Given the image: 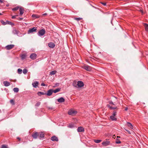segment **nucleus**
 Masks as SVG:
<instances>
[{
    "label": "nucleus",
    "mask_w": 148,
    "mask_h": 148,
    "mask_svg": "<svg viewBox=\"0 0 148 148\" xmlns=\"http://www.w3.org/2000/svg\"><path fill=\"white\" fill-rule=\"evenodd\" d=\"M84 83L81 81H79L77 82V84H76V83H73V86L75 87H76L77 86H78V87H81L84 86Z\"/></svg>",
    "instance_id": "obj_1"
},
{
    "label": "nucleus",
    "mask_w": 148,
    "mask_h": 148,
    "mask_svg": "<svg viewBox=\"0 0 148 148\" xmlns=\"http://www.w3.org/2000/svg\"><path fill=\"white\" fill-rule=\"evenodd\" d=\"M116 115V112L114 111L113 112L112 115L110 116V118L112 121H116L117 119L115 117Z\"/></svg>",
    "instance_id": "obj_2"
},
{
    "label": "nucleus",
    "mask_w": 148,
    "mask_h": 148,
    "mask_svg": "<svg viewBox=\"0 0 148 148\" xmlns=\"http://www.w3.org/2000/svg\"><path fill=\"white\" fill-rule=\"evenodd\" d=\"M45 29H42L38 32V36H43L45 33Z\"/></svg>",
    "instance_id": "obj_3"
},
{
    "label": "nucleus",
    "mask_w": 148,
    "mask_h": 148,
    "mask_svg": "<svg viewBox=\"0 0 148 148\" xmlns=\"http://www.w3.org/2000/svg\"><path fill=\"white\" fill-rule=\"evenodd\" d=\"M68 114L70 115H73L77 113V112L73 110H71L68 111Z\"/></svg>",
    "instance_id": "obj_4"
},
{
    "label": "nucleus",
    "mask_w": 148,
    "mask_h": 148,
    "mask_svg": "<svg viewBox=\"0 0 148 148\" xmlns=\"http://www.w3.org/2000/svg\"><path fill=\"white\" fill-rule=\"evenodd\" d=\"M82 67L83 69L87 71H90L91 70V67L87 65H84Z\"/></svg>",
    "instance_id": "obj_5"
},
{
    "label": "nucleus",
    "mask_w": 148,
    "mask_h": 148,
    "mask_svg": "<svg viewBox=\"0 0 148 148\" xmlns=\"http://www.w3.org/2000/svg\"><path fill=\"white\" fill-rule=\"evenodd\" d=\"M37 29L35 27H34L32 29H29L28 31V33L30 34L34 32H36Z\"/></svg>",
    "instance_id": "obj_6"
},
{
    "label": "nucleus",
    "mask_w": 148,
    "mask_h": 148,
    "mask_svg": "<svg viewBox=\"0 0 148 148\" xmlns=\"http://www.w3.org/2000/svg\"><path fill=\"white\" fill-rule=\"evenodd\" d=\"M78 132H83L84 131V128L82 127H79L77 129Z\"/></svg>",
    "instance_id": "obj_7"
},
{
    "label": "nucleus",
    "mask_w": 148,
    "mask_h": 148,
    "mask_svg": "<svg viewBox=\"0 0 148 148\" xmlns=\"http://www.w3.org/2000/svg\"><path fill=\"white\" fill-rule=\"evenodd\" d=\"M36 54L34 53L31 54L30 56V58L32 60H34L36 58Z\"/></svg>",
    "instance_id": "obj_8"
},
{
    "label": "nucleus",
    "mask_w": 148,
    "mask_h": 148,
    "mask_svg": "<svg viewBox=\"0 0 148 148\" xmlns=\"http://www.w3.org/2000/svg\"><path fill=\"white\" fill-rule=\"evenodd\" d=\"M14 47V45H10L6 46L5 47V48L7 50H10L12 48Z\"/></svg>",
    "instance_id": "obj_9"
},
{
    "label": "nucleus",
    "mask_w": 148,
    "mask_h": 148,
    "mask_svg": "<svg viewBox=\"0 0 148 148\" xmlns=\"http://www.w3.org/2000/svg\"><path fill=\"white\" fill-rule=\"evenodd\" d=\"M53 91V89H50L48 91L47 93H46V95L48 96H50L52 94Z\"/></svg>",
    "instance_id": "obj_10"
},
{
    "label": "nucleus",
    "mask_w": 148,
    "mask_h": 148,
    "mask_svg": "<svg viewBox=\"0 0 148 148\" xmlns=\"http://www.w3.org/2000/svg\"><path fill=\"white\" fill-rule=\"evenodd\" d=\"M110 143V142L108 141H105L103 142L102 143V144L104 146H106L107 145H109Z\"/></svg>",
    "instance_id": "obj_11"
},
{
    "label": "nucleus",
    "mask_w": 148,
    "mask_h": 148,
    "mask_svg": "<svg viewBox=\"0 0 148 148\" xmlns=\"http://www.w3.org/2000/svg\"><path fill=\"white\" fill-rule=\"evenodd\" d=\"M48 45L50 48H53L55 47V45L53 43L51 42L48 43Z\"/></svg>",
    "instance_id": "obj_12"
},
{
    "label": "nucleus",
    "mask_w": 148,
    "mask_h": 148,
    "mask_svg": "<svg viewBox=\"0 0 148 148\" xmlns=\"http://www.w3.org/2000/svg\"><path fill=\"white\" fill-rule=\"evenodd\" d=\"M38 133L37 132H36L32 135V136L34 139L37 138L38 136Z\"/></svg>",
    "instance_id": "obj_13"
},
{
    "label": "nucleus",
    "mask_w": 148,
    "mask_h": 148,
    "mask_svg": "<svg viewBox=\"0 0 148 148\" xmlns=\"http://www.w3.org/2000/svg\"><path fill=\"white\" fill-rule=\"evenodd\" d=\"M38 82L37 81H36L32 83V85L35 88H36L38 86Z\"/></svg>",
    "instance_id": "obj_14"
},
{
    "label": "nucleus",
    "mask_w": 148,
    "mask_h": 148,
    "mask_svg": "<svg viewBox=\"0 0 148 148\" xmlns=\"http://www.w3.org/2000/svg\"><path fill=\"white\" fill-rule=\"evenodd\" d=\"M51 140L53 141H58V140L57 137L56 136H54L51 137Z\"/></svg>",
    "instance_id": "obj_15"
},
{
    "label": "nucleus",
    "mask_w": 148,
    "mask_h": 148,
    "mask_svg": "<svg viewBox=\"0 0 148 148\" xmlns=\"http://www.w3.org/2000/svg\"><path fill=\"white\" fill-rule=\"evenodd\" d=\"M58 101L60 103H62L64 101V99L62 97L60 98L57 99Z\"/></svg>",
    "instance_id": "obj_16"
},
{
    "label": "nucleus",
    "mask_w": 148,
    "mask_h": 148,
    "mask_svg": "<svg viewBox=\"0 0 148 148\" xmlns=\"http://www.w3.org/2000/svg\"><path fill=\"white\" fill-rule=\"evenodd\" d=\"M3 84L4 86H8L10 85V82L7 81H5L3 82Z\"/></svg>",
    "instance_id": "obj_17"
},
{
    "label": "nucleus",
    "mask_w": 148,
    "mask_h": 148,
    "mask_svg": "<svg viewBox=\"0 0 148 148\" xmlns=\"http://www.w3.org/2000/svg\"><path fill=\"white\" fill-rule=\"evenodd\" d=\"M32 17L34 18H40V16L38 15L33 14L32 15Z\"/></svg>",
    "instance_id": "obj_18"
},
{
    "label": "nucleus",
    "mask_w": 148,
    "mask_h": 148,
    "mask_svg": "<svg viewBox=\"0 0 148 148\" xmlns=\"http://www.w3.org/2000/svg\"><path fill=\"white\" fill-rule=\"evenodd\" d=\"M20 15H22L24 13V10L22 8H20L19 9Z\"/></svg>",
    "instance_id": "obj_19"
},
{
    "label": "nucleus",
    "mask_w": 148,
    "mask_h": 148,
    "mask_svg": "<svg viewBox=\"0 0 148 148\" xmlns=\"http://www.w3.org/2000/svg\"><path fill=\"white\" fill-rule=\"evenodd\" d=\"M44 137V134L43 132H41L40 134L39 138L40 139H41L43 138Z\"/></svg>",
    "instance_id": "obj_20"
},
{
    "label": "nucleus",
    "mask_w": 148,
    "mask_h": 148,
    "mask_svg": "<svg viewBox=\"0 0 148 148\" xmlns=\"http://www.w3.org/2000/svg\"><path fill=\"white\" fill-rule=\"evenodd\" d=\"M144 25L145 30L147 31H148V24L146 23H144Z\"/></svg>",
    "instance_id": "obj_21"
},
{
    "label": "nucleus",
    "mask_w": 148,
    "mask_h": 148,
    "mask_svg": "<svg viewBox=\"0 0 148 148\" xmlns=\"http://www.w3.org/2000/svg\"><path fill=\"white\" fill-rule=\"evenodd\" d=\"M67 126L68 127L72 128L74 127V125L73 124H71L69 125H68Z\"/></svg>",
    "instance_id": "obj_22"
},
{
    "label": "nucleus",
    "mask_w": 148,
    "mask_h": 148,
    "mask_svg": "<svg viewBox=\"0 0 148 148\" xmlns=\"http://www.w3.org/2000/svg\"><path fill=\"white\" fill-rule=\"evenodd\" d=\"M127 126L130 127L132 129L133 127V126L130 123L127 122Z\"/></svg>",
    "instance_id": "obj_23"
},
{
    "label": "nucleus",
    "mask_w": 148,
    "mask_h": 148,
    "mask_svg": "<svg viewBox=\"0 0 148 148\" xmlns=\"http://www.w3.org/2000/svg\"><path fill=\"white\" fill-rule=\"evenodd\" d=\"M60 89L59 88H57L54 90H53V92L55 93H56L57 92H59L60 90Z\"/></svg>",
    "instance_id": "obj_24"
},
{
    "label": "nucleus",
    "mask_w": 148,
    "mask_h": 148,
    "mask_svg": "<svg viewBox=\"0 0 148 148\" xmlns=\"http://www.w3.org/2000/svg\"><path fill=\"white\" fill-rule=\"evenodd\" d=\"M46 93H45L43 92H38L37 93L38 95L39 96H40V95H46Z\"/></svg>",
    "instance_id": "obj_25"
},
{
    "label": "nucleus",
    "mask_w": 148,
    "mask_h": 148,
    "mask_svg": "<svg viewBox=\"0 0 148 148\" xmlns=\"http://www.w3.org/2000/svg\"><path fill=\"white\" fill-rule=\"evenodd\" d=\"M13 91L14 92H17L19 91V89L17 88H13Z\"/></svg>",
    "instance_id": "obj_26"
},
{
    "label": "nucleus",
    "mask_w": 148,
    "mask_h": 148,
    "mask_svg": "<svg viewBox=\"0 0 148 148\" xmlns=\"http://www.w3.org/2000/svg\"><path fill=\"white\" fill-rule=\"evenodd\" d=\"M108 106L111 109H117V108L116 107H112L111 106H110V105H108Z\"/></svg>",
    "instance_id": "obj_27"
},
{
    "label": "nucleus",
    "mask_w": 148,
    "mask_h": 148,
    "mask_svg": "<svg viewBox=\"0 0 148 148\" xmlns=\"http://www.w3.org/2000/svg\"><path fill=\"white\" fill-rule=\"evenodd\" d=\"M56 71H52L50 72V75H54L56 73Z\"/></svg>",
    "instance_id": "obj_28"
},
{
    "label": "nucleus",
    "mask_w": 148,
    "mask_h": 148,
    "mask_svg": "<svg viewBox=\"0 0 148 148\" xmlns=\"http://www.w3.org/2000/svg\"><path fill=\"white\" fill-rule=\"evenodd\" d=\"M121 141L118 138L116 139L115 143L116 144H119L121 143Z\"/></svg>",
    "instance_id": "obj_29"
},
{
    "label": "nucleus",
    "mask_w": 148,
    "mask_h": 148,
    "mask_svg": "<svg viewBox=\"0 0 148 148\" xmlns=\"http://www.w3.org/2000/svg\"><path fill=\"white\" fill-rule=\"evenodd\" d=\"M21 57L22 60H24L26 58V55L25 54H22L21 55Z\"/></svg>",
    "instance_id": "obj_30"
},
{
    "label": "nucleus",
    "mask_w": 148,
    "mask_h": 148,
    "mask_svg": "<svg viewBox=\"0 0 148 148\" xmlns=\"http://www.w3.org/2000/svg\"><path fill=\"white\" fill-rule=\"evenodd\" d=\"M1 23L3 25H5L7 24L6 21L5 22L1 20Z\"/></svg>",
    "instance_id": "obj_31"
},
{
    "label": "nucleus",
    "mask_w": 148,
    "mask_h": 148,
    "mask_svg": "<svg viewBox=\"0 0 148 148\" xmlns=\"http://www.w3.org/2000/svg\"><path fill=\"white\" fill-rule=\"evenodd\" d=\"M22 70L20 69H18V74H21L22 73Z\"/></svg>",
    "instance_id": "obj_32"
},
{
    "label": "nucleus",
    "mask_w": 148,
    "mask_h": 148,
    "mask_svg": "<svg viewBox=\"0 0 148 148\" xmlns=\"http://www.w3.org/2000/svg\"><path fill=\"white\" fill-rule=\"evenodd\" d=\"M27 70L26 69H24L23 71V73L25 74H26L27 73Z\"/></svg>",
    "instance_id": "obj_33"
},
{
    "label": "nucleus",
    "mask_w": 148,
    "mask_h": 148,
    "mask_svg": "<svg viewBox=\"0 0 148 148\" xmlns=\"http://www.w3.org/2000/svg\"><path fill=\"white\" fill-rule=\"evenodd\" d=\"M101 141V140H94L95 142L96 143H99Z\"/></svg>",
    "instance_id": "obj_34"
},
{
    "label": "nucleus",
    "mask_w": 148,
    "mask_h": 148,
    "mask_svg": "<svg viewBox=\"0 0 148 148\" xmlns=\"http://www.w3.org/2000/svg\"><path fill=\"white\" fill-rule=\"evenodd\" d=\"M19 8L18 7H16L12 9V10L13 11H15L17 10Z\"/></svg>",
    "instance_id": "obj_35"
},
{
    "label": "nucleus",
    "mask_w": 148,
    "mask_h": 148,
    "mask_svg": "<svg viewBox=\"0 0 148 148\" xmlns=\"http://www.w3.org/2000/svg\"><path fill=\"white\" fill-rule=\"evenodd\" d=\"M10 102L12 105L14 104V102L13 99H11L10 100Z\"/></svg>",
    "instance_id": "obj_36"
},
{
    "label": "nucleus",
    "mask_w": 148,
    "mask_h": 148,
    "mask_svg": "<svg viewBox=\"0 0 148 148\" xmlns=\"http://www.w3.org/2000/svg\"><path fill=\"white\" fill-rule=\"evenodd\" d=\"M40 102H37L36 105H35V106H40Z\"/></svg>",
    "instance_id": "obj_37"
},
{
    "label": "nucleus",
    "mask_w": 148,
    "mask_h": 148,
    "mask_svg": "<svg viewBox=\"0 0 148 148\" xmlns=\"http://www.w3.org/2000/svg\"><path fill=\"white\" fill-rule=\"evenodd\" d=\"M75 19L77 21H79L80 20L82 19V18H75Z\"/></svg>",
    "instance_id": "obj_38"
},
{
    "label": "nucleus",
    "mask_w": 148,
    "mask_h": 148,
    "mask_svg": "<svg viewBox=\"0 0 148 148\" xmlns=\"http://www.w3.org/2000/svg\"><path fill=\"white\" fill-rule=\"evenodd\" d=\"M6 22H7V24H10V25H11L12 24V22H10V21H6Z\"/></svg>",
    "instance_id": "obj_39"
},
{
    "label": "nucleus",
    "mask_w": 148,
    "mask_h": 148,
    "mask_svg": "<svg viewBox=\"0 0 148 148\" xmlns=\"http://www.w3.org/2000/svg\"><path fill=\"white\" fill-rule=\"evenodd\" d=\"M1 148H8L7 146L3 145H2Z\"/></svg>",
    "instance_id": "obj_40"
},
{
    "label": "nucleus",
    "mask_w": 148,
    "mask_h": 148,
    "mask_svg": "<svg viewBox=\"0 0 148 148\" xmlns=\"http://www.w3.org/2000/svg\"><path fill=\"white\" fill-rule=\"evenodd\" d=\"M109 103L111 105H115V104L112 101H110L109 102Z\"/></svg>",
    "instance_id": "obj_41"
},
{
    "label": "nucleus",
    "mask_w": 148,
    "mask_h": 148,
    "mask_svg": "<svg viewBox=\"0 0 148 148\" xmlns=\"http://www.w3.org/2000/svg\"><path fill=\"white\" fill-rule=\"evenodd\" d=\"M101 3L104 6H106V3L105 2H101Z\"/></svg>",
    "instance_id": "obj_42"
},
{
    "label": "nucleus",
    "mask_w": 148,
    "mask_h": 148,
    "mask_svg": "<svg viewBox=\"0 0 148 148\" xmlns=\"http://www.w3.org/2000/svg\"><path fill=\"white\" fill-rule=\"evenodd\" d=\"M41 86H45V85L44 83H41Z\"/></svg>",
    "instance_id": "obj_43"
},
{
    "label": "nucleus",
    "mask_w": 148,
    "mask_h": 148,
    "mask_svg": "<svg viewBox=\"0 0 148 148\" xmlns=\"http://www.w3.org/2000/svg\"><path fill=\"white\" fill-rule=\"evenodd\" d=\"M16 18V16H13L12 17V19H14V18Z\"/></svg>",
    "instance_id": "obj_44"
},
{
    "label": "nucleus",
    "mask_w": 148,
    "mask_h": 148,
    "mask_svg": "<svg viewBox=\"0 0 148 148\" xmlns=\"http://www.w3.org/2000/svg\"><path fill=\"white\" fill-rule=\"evenodd\" d=\"M47 15V13H45L42 14L43 16L46 15Z\"/></svg>",
    "instance_id": "obj_45"
},
{
    "label": "nucleus",
    "mask_w": 148,
    "mask_h": 148,
    "mask_svg": "<svg viewBox=\"0 0 148 148\" xmlns=\"http://www.w3.org/2000/svg\"><path fill=\"white\" fill-rule=\"evenodd\" d=\"M17 138L19 140H21V138H19V137H18Z\"/></svg>",
    "instance_id": "obj_46"
},
{
    "label": "nucleus",
    "mask_w": 148,
    "mask_h": 148,
    "mask_svg": "<svg viewBox=\"0 0 148 148\" xmlns=\"http://www.w3.org/2000/svg\"><path fill=\"white\" fill-rule=\"evenodd\" d=\"M126 130L127 132H128L129 134H131V133H130V131H128V130Z\"/></svg>",
    "instance_id": "obj_47"
},
{
    "label": "nucleus",
    "mask_w": 148,
    "mask_h": 148,
    "mask_svg": "<svg viewBox=\"0 0 148 148\" xmlns=\"http://www.w3.org/2000/svg\"><path fill=\"white\" fill-rule=\"evenodd\" d=\"M128 108H127V107L125 109V110H126V111L127 110H128Z\"/></svg>",
    "instance_id": "obj_48"
},
{
    "label": "nucleus",
    "mask_w": 148,
    "mask_h": 148,
    "mask_svg": "<svg viewBox=\"0 0 148 148\" xmlns=\"http://www.w3.org/2000/svg\"><path fill=\"white\" fill-rule=\"evenodd\" d=\"M0 2H1V3H3V1H2V0H0Z\"/></svg>",
    "instance_id": "obj_49"
},
{
    "label": "nucleus",
    "mask_w": 148,
    "mask_h": 148,
    "mask_svg": "<svg viewBox=\"0 0 148 148\" xmlns=\"http://www.w3.org/2000/svg\"><path fill=\"white\" fill-rule=\"evenodd\" d=\"M49 109H52V108H49Z\"/></svg>",
    "instance_id": "obj_50"
},
{
    "label": "nucleus",
    "mask_w": 148,
    "mask_h": 148,
    "mask_svg": "<svg viewBox=\"0 0 148 148\" xmlns=\"http://www.w3.org/2000/svg\"><path fill=\"white\" fill-rule=\"evenodd\" d=\"M117 138H120V136H117Z\"/></svg>",
    "instance_id": "obj_51"
},
{
    "label": "nucleus",
    "mask_w": 148,
    "mask_h": 148,
    "mask_svg": "<svg viewBox=\"0 0 148 148\" xmlns=\"http://www.w3.org/2000/svg\"><path fill=\"white\" fill-rule=\"evenodd\" d=\"M20 19L21 20H22V19H23V18H20Z\"/></svg>",
    "instance_id": "obj_52"
},
{
    "label": "nucleus",
    "mask_w": 148,
    "mask_h": 148,
    "mask_svg": "<svg viewBox=\"0 0 148 148\" xmlns=\"http://www.w3.org/2000/svg\"><path fill=\"white\" fill-rule=\"evenodd\" d=\"M2 15V14L1 13H0V15Z\"/></svg>",
    "instance_id": "obj_53"
},
{
    "label": "nucleus",
    "mask_w": 148,
    "mask_h": 148,
    "mask_svg": "<svg viewBox=\"0 0 148 148\" xmlns=\"http://www.w3.org/2000/svg\"><path fill=\"white\" fill-rule=\"evenodd\" d=\"M7 6H8V5H7Z\"/></svg>",
    "instance_id": "obj_54"
}]
</instances>
